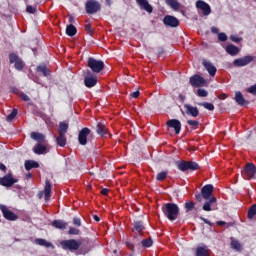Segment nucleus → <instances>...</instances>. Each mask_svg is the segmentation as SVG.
<instances>
[{
    "mask_svg": "<svg viewBox=\"0 0 256 256\" xmlns=\"http://www.w3.org/2000/svg\"><path fill=\"white\" fill-rule=\"evenodd\" d=\"M162 211L169 221H175L179 217V206L175 203L164 204Z\"/></svg>",
    "mask_w": 256,
    "mask_h": 256,
    "instance_id": "obj_1",
    "label": "nucleus"
},
{
    "mask_svg": "<svg viewBox=\"0 0 256 256\" xmlns=\"http://www.w3.org/2000/svg\"><path fill=\"white\" fill-rule=\"evenodd\" d=\"M88 67L91 69V71H93V73H101V71L105 69V63L95 58H89Z\"/></svg>",
    "mask_w": 256,
    "mask_h": 256,
    "instance_id": "obj_2",
    "label": "nucleus"
},
{
    "mask_svg": "<svg viewBox=\"0 0 256 256\" xmlns=\"http://www.w3.org/2000/svg\"><path fill=\"white\" fill-rule=\"evenodd\" d=\"M60 245L65 251H77L81 247V243L75 239L64 240L60 242Z\"/></svg>",
    "mask_w": 256,
    "mask_h": 256,
    "instance_id": "obj_3",
    "label": "nucleus"
},
{
    "mask_svg": "<svg viewBox=\"0 0 256 256\" xmlns=\"http://www.w3.org/2000/svg\"><path fill=\"white\" fill-rule=\"evenodd\" d=\"M9 61L10 64L13 65L17 71H23L25 67V62L15 53H10L9 54Z\"/></svg>",
    "mask_w": 256,
    "mask_h": 256,
    "instance_id": "obj_4",
    "label": "nucleus"
},
{
    "mask_svg": "<svg viewBox=\"0 0 256 256\" xmlns=\"http://www.w3.org/2000/svg\"><path fill=\"white\" fill-rule=\"evenodd\" d=\"M244 179H254L256 175V167L253 163H248L242 172Z\"/></svg>",
    "mask_w": 256,
    "mask_h": 256,
    "instance_id": "obj_5",
    "label": "nucleus"
},
{
    "mask_svg": "<svg viewBox=\"0 0 256 256\" xmlns=\"http://www.w3.org/2000/svg\"><path fill=\"white\" fill-rule=\"evenodd\" d=\"M85 9L88 15H93L94 13L101 11V4L96 0H90L87 1Z\"/></svg>",
    "mask_w": 256,
    "mask_h": 256,
    "instance_id": "obj_6",
    "label": "nucleus"
},
{
    "mask_svg": "<svg viewBox=\"0 0 256 256\" xmlns=\"http://www.w3.org/2000/svg\"><path fill=\"white\" fill-rule=\"evenodd\" d=\"M178 169L180 171H197V169H199V164H197L196 162H179L178 163Z\"/></svg>",
    "mask_w": 256,
    "mask_h": 256,
    "instance_id": "obj_7",
    "label": "nucleus"
},
{
    "mask_svg": "<svg viewBox=\"0 0 256 256\" xmlns=\"http://www.w3.org/2000/svg\"><path fill=\"white\" fill-rule=\"evenodd\" d=\"M33 152L36 155H45L49 153V144L47 142L37 143L33 148Z\"/></svg>",
    "mask_w": 256,
    "mask_h": 256,
    "instance_id": "obj_8",
    "label": "nucleus"
},
{
    "mask_svg": "<svg viewBox=\"0 0 256 256\" xmlns=\"http://www.w3.org/2000/svg\"><path fill=\"white\" fill-rule=\"evenodd\" d=\"M0 211H2L3 216L8 221H17V219L19 218L15 213L10 211V209L5 205H0Z\"/></svg>",
    "mask_w": 256,
    "mask_h": 256,
    "instance_id": "obj_9",
    "label": "nucleus"
},
{
    "mask_svg": "<svg viewBox=\"0 0 256 256\" xmlns=\"http://www.w3.org/2000/svg\"><path fill=\"white\" fill-rule=\"evenodd\" d=\"M253 59H255L253 56H244L242 58L235 59L233 65L234 67H245L249 65V63H252Z\"/></svg>",
    "mask_w": 256,
    "mask_h": 256,
    "instance_id": "obj_10",
    "label": "nucleus"
},
{
    "mask_svg": "<svg viewBox=\"0 0 256 256\" xmlns=\"http://www.w3.org/2000/svg\"><path fill=\"white\" fill-rule=\"evenodd\" d=\"M190 84L192 87H205V85H207V80L200 75H194L190 77Z\"/></svg>",
    "mask_w": 256,
    "mask_h": 256,
    "instance_id": "obj_11",
    "label": "nucleus"
},
{
    "mask_svg": "<svg viewBox=\"0 0 256 256\" xmlns=\"http://www.w3.org/2000/svg\"><path fill=\"white\" fill-rule=\"evenodd\" d=\"M196 7H197V9L202 11V14L205 17H207L208 15H211V6H209V4H207V2H205L203 0H198L196 2Z\"/></svg>",
    "mask_w": 256,
    "mask_h": 256,
    "instance_id": "obj_12",
    "label": "nucleus"
},
{
    "mask_svg": "<svg viewBox=\"0 0 256 256\" xmlns=\"http://www.w3.org/2000/svg\"><path fill=\"white\" fill-rule=\"evenodd\" d=\"M17 183V179L13 178V175L8 174L2 178H0V185L3 187H13Z\"/></svg>",
    "mask_w": 256,
    "mask_h": 256,
    "instance_id": "obj_13",
    "label": "nucleus"
},
{
    "mask_svg": "<svg viewBox=\"0 0 256 256\" xmlns=\"http://www.w3.org/2000/svg\"><path fill=\"white\" fill-rule=\"evenodd\" d=\"M84 83L86 87H95V85H97V76L88 71L85 76Z\"/></svg>",
    "mask_w": 256,
    "mask_h": 256,
    "instance_id": "obj_14",
    "label": "nucleus"
},
{
    "mask_svg": "<svg viewBox=\"0 0 256 256\" xmlns=\"http://www.w3.org/2000/svg\"><path fill=\"white\" fill-rule=\"evenodd\" d=\"M91 134L89 128H83L78 134V141L80 145H87V137Z\"/></svg>",
    "mask_w": 256,
    "mask_h": 256,
    "instance_id": "obj_15",
    "label": "nucleus"
},
{
    "mask_svg": "<svg viewBox=\"0 0 256 256\" xmlns=\"http://www.w3.org/2000/svg\"><path fill=\"white\" fill-rule=\"evenodd\" d=\"M163 23L164 25H166V27H179V20L171 15L165 16L163 19Z\"/></svg>",
    "mask_w": 256,
    "mask_h": 256,
    "instance_id": "obj_16",
    "label": "nucleus"
},
{
    "mask_svg": "<svg viewBox=\"0 0 256 256\" xmlns=\"http://www.w3.org/2000/svg\"><path fill=\"white\" fill-rule=\"evenodd\" d=\"M201 194L203 199L209 200L211 199V197L213 196V185L211 184H207L205 186L202 187L201 189Z\"/></svg>",
    "mask_w": 256,
    "mask_h": 256,
    "instance_id": "obj_17",
    "label": "nucleus"
},
{
    "mask_svg": "<svg viewBox=\"0 0 256 256\" xmlns=\"http://www.w3.org/2000/svg\"><path fill=\"white\" fill-rule=\"evenodd\" d=\"M184 113L190 115V117H199V109L197 107L191 106L190 104H184Z\"/></svg>",
    "mask_w": 256,
    "mask_h": 256,
    "instance_id": "obj_18",
    "label": "nucleus"
},
{
    "mask_svg": "<svg viewBox=\"0 0 256 256\" xmlns=\"http://www.w3.org/2000/svg\"><path fill=\"white\" fill-rule=\"evenodd\" d=\"M167 126L171 127V129H174L176 135H179L181 133V122L177 119H171L167 122Z\"/></svg>",
    "mask_w": 256,
    "mask_h": 256,
    "instance_id": "obj_19",
    "label": "nucleus"
},
{
    "mask_svg": "<svg viewBox=\"0 0 256 256\" xmlns=\"http://www.w3.org/2000/svg\"><path fill=\"white\" fill-rule=\"evenodd\" d=\"M215 203H217V198H208V200H206V202L202 206L203 211H215V208H213V205H215Z\"/></svg>",
    "mask_w": 256,
    "mask_h": 256,
    "instance_id": "obj_20",
    "label": "nucleus"
},
{
    "mask_svg": "<svg viewBox=\"0 0 256 256\" xmlns=\"http://www.w3.org/2000/svg\"><path fill=\"white\" fill-rule=\"evenodd\" d=\"M137 4L140 6V9L147 11V13H153V6L149 4L147 0H136Z\"/></svg>",
    "mask_w": 256,
    "mask_h": 256,
    "instance_id": "obj_21",
    "label": "nucleus"
},
{
    "mask_svg": "<svg viewBox=\"0 0 256 256\" xmlns=\"http://www.w3.org/2000/svg\"><path fill=\"white\" fill-rule=\"evenodd\" d=\"M202 65H204L205 69L208 71L211 77H215V73H217V68L212 65L211 62L203 60Z\"/></svg>",
    "mask_w": 256,
    "mask_h": 256,
    "instance_id": "obj_22",
    "label": "nucleus"
},
{
    "mask_svg": "<svg viewBox=\"0 0 256 256\" xmlns=\"http://www.w3.org/2000/svg\"><path fill=\"white\" fill-rule=\"evenodd\" d=\"M30 137L37 143H47V140L45 139V135H43L39 132H32L30 134Z\"/></svg>",
    "mask_w": 256,
    "mask_h": 256,
    "instance_id": "obj_23",
    "label": "nucleus"
},
{
    "mask_svg": "<svg viewBox=\"0 0 256 256\" xmlns=\"http://www.w3.org/2000/svg\"><path fill=\"white\" fill-rule=\"evenodd\" d=\"M235 101L236 103H238V105H241V106L249 105V102L245 100L241 92L235 93Z\"/></svg>",
    "mask_w": 256,
    "mask_h": 256,
    "instance_id": "obj_24",
    "label": "nucleus"
},
{
    "mask_svg": "<svg viewBox=\"0 0 256 256\" xmlns=\"http://www.w3.org/2000/svg\"><path fill=\"white\" fill-rule=\"evenodd\" d=\"M226 52L232 56L239 55V48L233 44H230L226 46Z\"/></svg>",
    "mask_w": 256,
    "mask_h": 256,
    "instance_id": "obj_25",
    "label": "nucleus"
},
{
    "mask_svg": "<svg viewBox=\"0 0 256 256\" xmlns=\"http://www.w3.org/2000/svg\"><path fill=\"white\" fill-rule=\"evenodd\" d=\"M97 133H98V135H101L102 137H105V135H107V133H109V130L107 129L105 124L98 123V125H97Z\"/></svg>",
    "mask_w": 256,
    "mask_h": 256,
    "instance_id": "obj_26",
    "label": "nucleus"
},
{
    "mask_svg": "<svg viewBox=\"0 0 256 256\" xmlns=\"http://www.w3.org/2000/svg\"><path fill=\"white\" fill-rule=\"evenodd\" d=\"M44 195L45 201H49V199L51 198V183L49 182V180H46L45 182Z\"/></svg>",
    "mask_w": 256,
    "mask_h": 256,
    "instance_id": "obj_27",
    "label": "nucleus"
},
{
    "mask_svg": "<svg viewBox=\"0 0 256 256\" xmlns=\"http://www.w3.org/2000/svg\"><path fill=\"white\" fill-rule=\"evenodd\" d=\"M36 245H40L41 247H51V249H55V246L51 242H47L45 239H36L35 240Z\"/></svg>",
    "mask_w": 256,
    "mask_h": 256,
    "instance_id": "obj_28",
    "label": "nucleus"
},
{
    "mask_svg": "<svg viewBox=\"0 0 256 256\" xmlns=\"http://www.w3.org/2000/svg\"><path fill=\"white\" fill-rule=\"evenodd\" d=\"M52 226L56 229H67V222H64L62 220H54L52 222Z\"/></svg>",
    "mask_w": 256,
    "mask_h": 256,
    "instance_id": "obj_29",
    "label": "nucleus"
},
{
    "mask_svg": "<svg viewBox=\"0 0 256 256\" xmlns=\"http://www.w3.org/2000/svg\"><path fill=\"white\" fill-rule=\"evenodd\" d=\"M37 167H39V163L33 160H28L25 162L26 171H31V169H37Z\"/></svg>",
    "mask_w": 256,
    "mask_h": 256,
    "instance_id": "obj_30",
    "label": "nucleus"
},
{
    "mask_svg": "<svg viewBox=\"0 0 256 256\" xmlns=\"http://www.w3.org/2000/svg\"><path fill=\"white\" fill-rule=\"evenodd\" d=\"M166 3L171 7L174 11H179L181 9V4L177 2V0H165Z\"/></svg>",
    "mask_w": 256,
    "mask_h": 256,
    "instance_id": "obj_31",
    "label": "nucleus"
},
{
    "mask_svg": "<svg viewBox=\"0 0 256 256\" xmlns=\"http://www.w3.org/2000/svg\"><path fill=\"white\" fill-rule=\"evenodd\" d=\"M56 141L59 147H65V145H67V137L65 134H59V136L56 138Z\"/></svg>",
    "mask_w": 256,
    "mask_h": 256,
    "instance_id": "obj_32",
    "label": "nucleus"
},
{
    "mask_svg": "<svg viewBox=\"0 0 256 256\" xmlns=\"http://www.w3.org/2000/svg\"><path fill=\"white\" fill-rule=\"evenodd\" d=\"M69 129V124L65 123V122H61L59 124V135H67V130Z\"/></svg>",
    "mask_w": 256,
    "mask_h": 256,
    "instance_id": "obj_33",
    "label": "nucleus"
},
{
    "mask_svg": "<svg viewBox=\"0 0 256 256\" xmlns=\"http://www.w3.org/2000/svg\"><path fill=\"white\" fill-rule=\"evenodd\" d=\"M196 256H209V249H207V247H198Z\"/></svg>",
    "mask_w": 256,
    "mask_h": 256,
    "instance_id": "obj_34",
    "label": "nucleus"
},
{
    "mask_svg": "<svg viewBox=\"0 0 256 256\" xmlns=\"http://www.w3.org/2000/svg\"><path fill=\"white\" fill-rule=\"evenodd\" d=\"M66 34L69 35V37H73V36L77 35V28L75 26H73L72 24H70L66 28Z\"/></svg>",
    "mask_w": 256,
    "mask_h": 256,
    "instance_id": "obj_35",
    "label": "nucleus"
},
{
    "mask_svg": "<svg viewBox=\"0 0 256 256\" xmlns=\"http://www.w3.org/2000/svg\"><path fill=\"white\" fill-rule=\"evenodd\" d=\"M256 215V204L252 205L248 211V219H253Z\"/></svg>",
    "mask_w": 256,
    "mask_h": 256,
    "instance_id": "obj_36",
    "label": "nucleus"
},
{
    "mask_svg": "<svg viewBox=\"0 0 256 256\" xmlns=\"http://www.w3.org/2000/svg\"><path fill=\"white\" fill-rule=\"evenodd\" d=\"M37 71H39V73H42L44 77H47V75H49V70L47 69V66H38Z\"/></svg>",
    "mask_w": 256,
    "mask_h": 256,
    "instance_id": "obj_37",
    "label": "nucleus"
},
{
    "mask_svg": "<svg viewBox=\"0 0 256 256\" xmlns=\"http://www.w3.org/2000/svg\"><path fill=\"white\" fill-rule=\"evenodd\" d=\"M134 228L138 233H141L145 227L143 226V222H135L134 223Z\"/></svg>",
    "mask_w": 256,
    "mask_h": 256,
    "instance_id": "obj_38",
    "label": "nucleus"
},
{
    "mask_svg": "<svg viewBox=\"0 0 256 256\" xmlns=\"http://www.w3.org/2000/svg\"><path fill=\"white\" fill-rule=\"evenodd\" d=\"M231 247H232V249H235L236 251H241V243H239V241L232 240Z\"/></svg>",
    "mask_w": 256,
    "mask_h": 256,
    "instance_id": "obj_39",
    "label": "nucleus"
},
{
    "mask_svg": "<svg viewBox=\"0 0 256 256\" xmlns=\"http://www.w3.org/2000/svg\"><path fill=\"white\" fill-rule=\"evenodd\" d=\"M157 181H165L167 179V172H160L156 177Z\"/></svg>",
    "mask_w": 256,
    "mask_h": 256,
    "instance_id": "obj_40",
    "label": "nucleus"
},
{
    "mask_svg": "<svg viewBox=\"0 0 256 256\" xmlns=\"http://www.w3.org/2000/svg\"><path fill=\"white\" fill-rule=\"evenodd\" d=\"M185 209H187V211H193V209H195V203L192 201L186 202Z\"/></svg>",
    "mask_w": 256,
    "mask_h": 256,
    "instance_id": "obj_41",
    "label": "nucleus"
},
{
    "mask_svg": "<svg viewBox=\"0 0 256 256\" xmlns=\"http://www.w3.org/2000/svg\"><path fill=\"white\" fill-rule=\"evenodd\" d=\"M142 245L144 247H151V245H153V240L151 238H147L142 240Z\"/></svg>",
    "mask_w": 256,
    "mask_h": 256,
    "instance_id": "obj_42",
    "label": "nucleus"
},
{
    "mask_svg": "<svg viewBox=\"0 0 256 256\" xmlns=\"http://www.w3.org/2000/svg\"><path fill=\"white\" fill-rule=\"evenodd\" d=\"M197 95L198 97H207V95H209V92H207V90L205 89H198Z\"/></svg>",
    "mask_w": 256,
    "mask_h": 256,
    "instance_id": "obj_43",
    "label": "nucleus"
},
{
    "mask_svg": "<svg viewBox=\"0 0 256 256\" xmlns=\"http://www.w3.org/2000/svg\"><path fill=\"white\" fill-rule=\"evenodd\" d=\"M17 117V109H14L10 115L7 116V121H13Z\"/></svg>",
    "mask_w": 256,
    "mask_h": 256,
    "instance_id": "obj_44",
    "label": "nucleus"
},
{
    "mask_svg": "<svg viewBox=\"0 0 256 256\" xmlns=\"http://www.w3.org/2000/svg\"><path fill=\"white\" fill-rule=\"evenodd\" d=\"M187 123L190 125V127H194L195 129L199 127V121L197 120H188Z\"/></svg>",
    "mask_w": 256,
    "mask_h": 256,
    "instance_id": "obj_45",
    "label": "nucleus"
},
{
    "mask_svg": "<svg viewBox=\"0 0 256 256\" xmlns=\"http://www.w3.org/2000/svg\"><path fill=\"white\" fill-rule=\"evenodd\" d=\"M205 109H208V111H213L215 109V106L212 103H203L202 104Z\"/></svg>",
    "mask_w": 256,
    "mask_h": 256,
    "instance_id": "obj_46",
    "label": "nucleus"
},
{
    "mask_svg": "<svg viewBox=\"0 0 256 256\" xmlns=\"http://www.w3.org/2000/svg\"><path fill=\"white\" fill-rule=\"evenodd\" d=\"M230 39H231V41H233L234 43H239V42L243 41V38L238 37V36H236V35H231V36H230Z\"/></svg>",
    "mask_w": 256,
    "mask_h": 256,
    "instance_id": "obj_47",
    "label": "nucleus"
},
{
    "mask_svg": "<svg viewBox=\"0 0 256 256\" xmlns=\"http://www.w3.org/2000/svg\"><path fill=\"white\" fill-rule=\"evenodd\" d=\"M69 235H79V229L70 227L69 228Z\"/></svg>",
    "mask_w": 256,
    "mask_h": 256,
    "instance_id": "obj_48",
    "label": "nucleus"
},
{
    "mask_svg": "<svg viewBox=\"0 0 256 256\" xmlns=\"http://www.w3.org/2000/svg\"><path fill=\"white\" fill-rule=\"evenodd\" d=\"M248 93H251L252 95H256V84L253 86H250L247 90Z\"/></svg>",
    "mask_w": 256,
    "mask_h": 256,
    "instance_id": "obj_49",
    "label": "nucleus"
},
{
    "mask_svg": "<svg viewBox=\"0 0 256 256\" xmlns=\"http://www.w3.org/2000/svg\"><path fill=\"white\" fill-rule=\"evenodd\" d=\"M219 41H227V34L226 33H219L218 34Z\"/></svg>",
    "mask_w": 256,
    "mask_h": 256,
    "instance_id": "obj_50",
    "label": "nucleus"
},
{
    "mask_svg": "<svg viewBox=\"0 0 256 256\" xmlns=\"http://www.w3.org/2000/svg\"><path fill=\"white\" fill-rule=\"evenodd\" d=\"M139 95H141V92H139V90H136L135 92H132L130 94V97H132V99H137V97H139Z\"/></svg>",
    "mask_w": 256,
    "mask_h": 256,
    "instance_id": "obj_51",
    "label": "nucleus"
},
{
    "mask_svg": "<svg viewBox=\"0 0 256 256\" xmlns=\"http://www.w3.org/2000/svg\"><path fill=\"white\" fill-rule=\"evenodd\" d=\"M26 11H27V13H35V11H37V8H35L33 6H27Z\"/></svg>",
    "mask_w": 256,
    "mask_h": 256,
    "instance_id": "obj_52",
    "label": "nucleus"
},
{
    "mask_svg": "<svg viewBox=\"0 0 256 256\" xmlns=\"http://www.w3.org/2000/svg\"><path fill=\"white\" fill-rule=\"evenodd\" d=\"M20 99H22V101H30L29 96L25 93L20 94Z\"/></svg>",
    "mask_w": 256,
    "mask_h": 256,
    "instance_id": "obj_53",
    "label": "nucleus"
},
{
    "mask_svg": "<svg viewBox=\"0 0 256 256\" xmlns=\"http://www.w3.org/2000/svg\"><path fill=\"white\" fill-rule=\"evenodd\" d=\"M73 223L76 225V227H81V219L74 218Z\"/></svg>",
    "mask_w": 256,
    "mask_h": 256,
    "instance_id": "obj_54",
    "label": "nucleus"
},
{
    "mask_svg": "<svg viewBox=\"0 0 256 256\" xmlns=\"http://www.w3.org/2000/svg\"><path fill=\"white\" fill-rule=\"evenodd\" d=\"M196 201H199V202L203 201V194L196 195Z\"/></svg>",
    "mask_w": 256,
    "mask_h": 256,
    "instance_id": "obj_55",
    "label": "nucleus"
},
{
    "mask_svg": "<svg viewBox=\"0 0 256 256\" xmlns=\"http://www.w3.org/2000/svg\"><path fill=\"white\" fill-rule=\"evenodd\" d=\"M200 219L203 221V222H205L206 223V225H213L209 220H207V219H205V218H203V217H200Z\"/></svg>",
    "mask_w": 256,
    "mask_h": 256,
    "instance_id": "obj_56",
    "label": "nucleus"
},
{
    "mask_svg": "<svg viewBox=\"0 0 256 256\" xmlns=\"http://www.w3.org/2000/svg\"><path fill=\"white\" fill-rule=\"evenodd\" d=\"M227 98V94L223 93L218 96V99L225 100Z\"/></svg>",
    "mask_w": 256,
    "mask_h": 256,
    "instance_id": "obj_57",
    "label": "nucleus"
},
{
    "mask_svg": "<svg viewBox=\"0 0 256 256\" xmlns=\"http://www.w3.org/2000/svg\"><path fill=\"white\" fill-rule=\"evenodd\" d=\"M107 193H109V189H107V188L102 189V191H101L102 195H107Z\"/></svg>",
    "mask_w": 256,
    "mask_h": 256,
    "instance_id": "obj_58",
    "label": "nucleus"
},
{
    "mask_svg": "<svg viewBox=\"0 0 256 256\" xmlns=\"http://www.w3.org/2000/svg\"><path fill=\"white\" fill-rule=\"evenodd\" d=\"M211 31H212V33H219V28H217V27H212V28H211Z\"/></svg>",
    "mask_w": 256,
    "mask_h": 256,
    "instance_id": "obj_59",
    "label": "nucleus"
},
{
    "mask_svg": "<svg viewBox=\"0 0 256 256\" xmlns=\"http://www.w3.org/2000/svg\"><path fill=\"white\" fill-rule=\"evenodd\" d=\"M5 169H7V167L3 163H0V170L5 171Z\"/></svg>",
    "mask_w": 256,
    "mask_h": 256,
    "instance_id": "obj_60",
    "label": "nucleus"
},
{
    "mask_svg": "<svg viewBox=\"0 0 256 256\" xmlns=\"http://www.w3.org/2000/svg\"><path fill=\"white\" fill-rule=\"evenodd\" d=\"M85 30L86 31H91V24H86L85 25Z\"/></svg>",
    "mask_w": 256,
    "mask_h": 256,
    "instance_id": "obj_61",
    "label": "nucleus"
},
{
    "mask_svg": "<svg viewBox=\"0 0 256 256\" xmlns=\"http://www.w3.org/2000/svg\"><path fill=\"white\" fill-rule=\"evenodd\" d=\"M217 225H225V221H218Z\"/></svg>",
    "mask_w": 256,
    "mask_h": 256,
    "instance_id": "obj_62",
    "label": "nucleus"
},
{
    "mask_svg": "<svg viewBox=\"0 0 256 256\" xmlns=\"http://www.w3.org/2000/svg\"><path fill=\"white\" fill-rule=\"evenodd\" d=\"M94 220H96L97 222H99V221H100L99 216L94 215Z\"/></svg>",
    "mask_w": 256,
    "mask_h": 256,
    "instance_id": "obj_63",
    "label": "nucleus"
},
{
    "mask_svg": "<svg viewBox=\"0 0 256 256\" xmlns=\"http://www.w3.org/2000/svg\"><path fill=\"white\" fill-rule=\"evenodd\" d=\"M107 5H111V0H106Z\"/></svg>",
    "mask_w": 256,
    "mask_h": 256,
    "instance_id": "obj_64",
    "label": "nucleus"
}]
</instances>
